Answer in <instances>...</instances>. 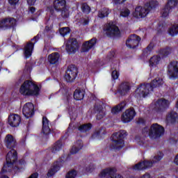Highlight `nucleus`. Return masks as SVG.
<instances>
[{
  "mask_svg": "<svg viewBox=\"0 0 178 178\" xmlns=\"http://www.w3.org/2000/svg\"><path fill=\"white\" fill-rule=\"evenodd\" d=\"M163 84V80L161 78H156L150 83H141L135 91L136 97L145 98L148 97L151 91H154V88L161 87Z\"/></svg>",
  "mask_w": 178,
  "mask_h": 178,
  "instance_id": "1",
  "label": "nucleus"
},
{
  "mask_svg": "<svg viewBox=\"0 0 178 178\" xmlns=\"http://www.w3.org/2000/svg\"><path fill=\"white\" fill-rule=\"evenodd\" d=\"M40 91L41 89L38 85L30 80L25 81L19 88L20 94L28 97H38Z\"/></svg>",
  "mask_w": 178,
  "mask_h": 178,
  "instance_id": "2",
  "label": "nucleus"
},
{
  "mask_svg": "<svg viewBox=\"0 0 178 178\" xmlns=\"http://www.w3.org/2000/svg\"><path fill=\"white\" fill-rule=\"evenodd\" d=\"M159 3L158 1L150 0L149 2L145 4V7L138 6L135 8V11L133 13L134 17L136 19H143L152 10L158 6Z\"/></svg>",
  "mask_w": 178,
  "mask_h": 178,
  "instance_id": "3",
  "label": "nucleus"
},
{
  "mask_svg": "<svg viewBox=\"0 0 178 178\" xmlns=\"http://www.w3.org/2000/svg\"><path fill=\"white\" fill-rule=\"evenodd\" d=\"M16 152L13 154L12 152L7 154L6 157V163H4L1 171L0 172V178H9V177L3 175L4 173L12 172L13 165L17 162V156Z\"/></svg>",
  "mask_w": 178,
  "mask_h": 178,
  "instance_id": "4",
  "label": "nucleus"
},
{
  "mask_svg": "<svg viewBox=\"0 0 178 178\" xmlns=\"http://www.w3.org/2000/svg\"><path fill=\"white\" fill-rule=\"evenodd\" d=\"M127 137V132L124 130H120L112 134L111 140L113 142L112 148L117 151H120L124 147V138Z\"/></svg>",
  "mask_w": 178,
  "mask_h": 178,
  "instance_id": "5",
  "label": "nucleus"
},
{
  "mask_svg": "<svg viewBox=\"0 0 178 178\" xmlns=\"http://www.w3.org/2000/svg\"><path fill=\"white\" fill-rule=\"evenodd\" d=\"M162 158H163V153L162 152H159L156 156H154V161H149L147 160H145L143 161H140L136 164H135L132 169L133 170H147V169H149V168H152V165L156 162H159V161L162 160Z\"/></svg>",
  "mask_w": 178,
  "mask_h": 178,
  "instance_id": "6",
  "label": "nucleus"
},
{
  "mask_svg": "<svg viewBox=\"0 0 178 178\" xmlns=\"http://www.w3.org/2000/svg\"><path fill=\"white\" fill-rule=\"evenodd\" d=\"M40 40V35H37L33 38L30 42H28L24 47V55L25 59H29L33 55V51H34V46Z\"/></svg>",
  "mask_w": 178,
  "mask_h": 178,
  "instance_id": "7",
  "label": "nucleus"
},
{
  "mask_svg": "<svg viewBox=\"0 0 178 178\" xmlns=\"http://www.w3.org/2000/svg\"><path fill=\"white\" fill-rule=\"evenodd\" d=\"M4 145L8 148V149H11V151L8 152H11L12 155L16 152L17 155V152L15 150V148L17 147V141L16 138L13 137L12 134H7L4 138Z\"/></svg>",
  "mask_w": 178,
  "mask_h": 178,
  "instance_id": "8",
  "label": "nucleus"
},
{
  "mask_svg": "<svg viewBox=\"0 0 178 178\" xmlns=\"http://www.w3.org/2000/svg\"><path fill=\"white\" fill-rule=\"evenodd\" d=\"M165 134V128L158 123H154L151 125L150 130H149V137L151 138H159L161 136Z\"/></svg>",
  "mask_w": 178,
  "mask_h": 178,
  "instance_id": "9",
  "label": "nucleus"
},
{
  "mask_svg": "<svg viewBox=\"0 0 178 178\" xmlns=\"http://www.w3.org/2000/svg\"><path fill=\"white\" fill-rule=\"evenodd\" d=\"M104 31H105L106 35L109 38H112V37H120V30L113 22L107 24L104 29Z\"/></svg>",
  "mask_w": 178,
  "mask_h": 178,
  "instance_id": "10",
  "label": "nucleus"
},
{
  "mask_svg": "<svg viewBox=\"0 0 178 178\" xmlns=\"http://www.w3.org/2000/svg\"><path fill=\"white\" fill-rule=\"evenodd\" d=\"M65 50L68 55H73L79 49V42L76 38H71L65 42Z\"/></svg>",
  "mask_w": 178,
  "mask_h": 178,
  "instance_id": "11",
  "label": "nucleus"
},
{
  "mask_svg": "<svg viewBox=\"0 0 178 178\" xmlns=\"http://www.w3.org/2000/svg\"><path fill=\"white\" fill-rule=\"evenodd\" d=\"M16 26H17V21L13 17L3 19L0 23V27L4 30H10V29L15 30Z\"/></svg>",
  "mask_w": 178,
  "mask_h": 178,
  "instance_id": "12",
  "label": "nucleus"
},
{
  "mask_svg": "<svg viewBox=\"0 0 178 178\" xmlns=\"http://www.w3.org/2000/svg\"><path fill=\"white\" fill-rule=\"evenodd\" d=\"M77 68L74 67V65H70L67 67V70L65 74V79L67 83H73L74 80H76V77H77Z\"/></svg>",
  "mask_w": 178,
  "mask_h": 178,
  "instance_id": "13",
  "label": "nucleus"
},
{
  "mask_svg": "<svg viewBox=\"0 0 178 178\" xmlns=\"http://www.w3.org/2000/svg\"><path fill=\"white\" fill-rule=\"evenodd\" d=\"M22 113L26 119H30V118H33L35 113V110L34 107V104L31 102H28L25 104L22 108Z\"/></svg>",
  "mask_w": 178,
  "mask_h": 178,
  "instance_id": "14",
  "label": "nucleus"
},
{
  "mask_svg": "<svg viewBox=\"0 0 178 178\" xmlns=\"http://www.w3.org/2000/svg\"><path fill=\"white\" fill-rule=\"evenodd\" d=\"M136 115H137V113H136L134 108H128L122 113L121 120L123 123H129L131 120L136 118Z\"/></svg>",
  "mask_w": 178,
  "mask_h": 178,
  "instance_id": "15",
  "label": "nucleus"
},
{
  "mask_svg": "<svg viewBox=\"0 0 178 178\" xmlns=\"http://www.w3.org/2000/svg\"><path fill=\"white\" fill-rule=\"evenodd\" d=\"M140 41H141V38L140 36L135 34L131 35L128 40L126 41V45L128 48L134 49L138 47Z\"/></svg>",
  "mask_w": 178,
  "mask_h": 178,
  "instance_id": "16",
  "label": "nucleus"
},
{
  "mask_svg": "<svg viewBox=\"0 0 178 178\" xmlns=\"http://www.w3.org/2000/svg\"><path fill=\"white\" fill-rule=\"evenodd\" d=\"M116 169L112 168H107L102 170L99 175V177H106V178H123L120 175H115Z\"/></svg>",
  "mask_w": 178,
  "mask_h": 178,
  "instance_id": "17",
  "label": "nucleus"
},
{
  "mask_svg": "<svg viewBox=\"0 0 178 178\" xmlns=\"http://www.w3.org/2000/svg\"><path fill=\"white\" fill-rule=\"evenodd\" d=\"M63 162L65 161L62 159V157L58 159V161L54 163L53 166L50 168L47 172L48 177H52L55 175V173L59 172L62 166H63Z\"/></svg>",
  "mask_w": 178,
  "mask_h": 178,
  "instance_id": "18",
  "label": "nucleus"
},
{
  "mask_svg": "<svg viewBox=\"0 0 178 178\" xmlns=\"http://www.w3.org/2000/svg\"><path fill=\"white\" fill-rule=\"evenodd\" d=\"M178 0H170L168 1L164 8L161 10L162 17H168L169 16V13H170V10L173 9V8H176L177 6Z\"/></svg>",
  "mask_w": 178,
  "mask_h": 178,
  "instance_id": "19",
  "label": "nucleus"
},
{
  "mask_svg": "<svg viewBox=\"0 0 178 178\" xmlns=\"http://www.w3.org/2000/svg\"><path fill=\"white\" fill-rule=\"evenodd\" d=\"M22 122V117L19 114H10L8 118V123L10 127H19Z\"/></svg>",
  "mask_w": 178,
  "mask_h": 178,
  "instance_id": "20",
  "label": "nucleus"
},
{
  "mask_svg": "<svg viewBox=\"0 0 178 178\" xmlns=\"http://www.w3.org/2000/svg\"><path fill=\"white\" fill-rule=\"evenodd\" d=\"M170 79H178V62L172 61L168 65Z\"/></svg>",
  "mask_w": 178,
  "mask_h": 178,
  "instance_id": "21",
  "label": "nucleus"
},
{
  "mask_svg": "<svg viewBox=\"0 0 178 178\" xmlns=\"http://www.w3.org/2000/svg\"><path fill=\"white\" fill-rule=\"evenodd\" d=\"M94 111L95 113H97L96 116L97 120H101V119H104L105 116H106V111L102 104L99 103H96L94 106Z\"/></svg>",
  "mask_w": 178,
  "mask_h": 178,
  "instance_id": "22",
  "label": "nucleus"
},
{
  "mask_svg": "<svg viewBox=\"0 0 178 178\" xmlns=\"http://www.w3.org/2000/svg\"><path fill=\"white\" fill-rule=\"evenodd\" d=\"M97 44V38H92L89 41L85 42L82 44V47L81 49V52H88L90 49H92L94 47H95V44Z\"/></svg>",
  "mask_w": 178,
  "mask_h": 178,
  "instance_id": "23",
  "label": "nucleus"
},
{
  "mask_svg": "<svg viewBox=\"0 0 178 178\" xmlns=\"http://www.w3.org/2000/svg\"><path fill=\"white\" fill-rule=\"evenodd\" d=\"M130 90H131V86H130V83L124 81L120 85L118 89V92L122 97H124L126 94H127L128 92H130Z\"/></svg>",
  "mask_w": 178,
  "mask_h": 178,
  "instance_id": "24",
  "label": "nucleus"
},
{
  "mask_svg": "<svg viewBox=\"0 0 178 178\" xmlns=\"http://www.w3.org/2000/svg\"><path fill=\"white\" fill-rule=\"evenodd\" d=\"M156 104L158 108L156 112L161 113V112H165L168 108H169V100L165 99H159L156 101Z\"/></svg>",
  "mask_w": 178,
  "mask_h": 178,
  "instance_id": "25",
  "label": "nucleus"
},
{
  "mask_svg": "<svg viewBox=\"0 0 178 178\" xmlns=\"http://www.w3.org/2000/svg\"><path fill=\"white\" fill-rule=\"evenodd\" d=\"M42 133L44 136H49V133H51V128H49V120L45 116L42 117Z\"/></svg>",
  "mask_w": 178,
  "mask_h": 178,
  "instance_id": "26",
  "label": "nucleus"
},
{
  "mask_svg": "<svg viewBox=\"0 0 178 178\" xmlns=\"http://www.w3.org/2000/svg\"><path fill=\"white\" fill-rule=\"evenodd\" d=\"M178 118V114L175 111H171L168 112V115H166L165 120L168 123H170L173 124V123H176V121Z\"/></svg>",
  "mask_w": 178,
  "mask_h": 178,
  "instance_id": "27",
  "label": "nucleus"
},
{
  "mask_svg": "<svg viewBox=\"0 0 178 178\" xmlns=\"http://www.w3.org/2000/svg\"><path fill=\"white\" fill-rule=\"evenodd\" d=\"M53 6L56 12H60L62 9L66 8V0H54Z\"/></svg>",
  "mask_w": 178,
  "mask_h": 178,
  "instance_id": "28",
  "label": "nucleus"
},
{
  "mask_svg": "<svg viewBox=\"0 0 178 178\" xmlns=\"http://www.w3.org/2000/svg\"><path fill=\"white\" fill-rule=\"evenodd\" d=\"M59 58H60V54L58 52H54L48 56L47 60L50 65H56L59 62Z\"/></svg>",
  "mask_w": 178,
  "mask_h": 178,
  "instance_id": "29",
  "label": "nucleus"
},
{
  "mask_svg": "<svg viewBox=\"0 0 178 178\" xmlns=\"http://www.w3.org/2000/svg\"><path fill=\"white\" fill-rule=\"evenodd\" d=\"M63 138H60L51 146V151L52 154H58L62 149V147H63Z\"/></svg>",
  "mask_w": 178,
  "mask_h": 178,
  "instance_id": "30",
  "label": "nucleus"
},
{
  "mask_svg": "<svg viewBox=\"0 0 178 178\" xmlns=\"http://www.w3.org/2000/svg\"><path fill=\"white\" fill-rule=\"evenodd\" d=\"M162 58L159 55L153 56L149 60L150 67H156L157 65H159Z\"/></svg>",
  "mask_w": 178,
  "mask_h": 178,
  "instance_id": "31",
  "label": "nucleus"
},
{
  "mask_svg": "<svg viewBox=\"0 0 178 178\" xmlns=\"http://www.w3.org/2000/svg\"><path fill=\"white\" fill-rule=\"evenodd\" d=\"M91 129H92V124L87 123L79 126L78 130L81 131V133H87V131H90Z\"/></svg>",
  "mask_w": 178,
  "mask_h": 178,
  "instance_id": "32",
  "label": "nucleus"
},
{
  "mask_svg": "<svg viewBox=\"0 0 178 178\" xmlns=\"http://www.w3.org/2000/svg\"><path fill=\"white\" fill-rule=\"evenodd\" d=\"M85 92L83 90H75L74 92V98L76 101H81V99H84Z\"/></svg>",
  "mask_w": 178,
  "mask_h": 178,
  "instance_id": "33",
  "label": "nucleus"
},
{
  "mask_svg": "<svg viewBox=\"0 0 178 178\" xmlns=\"http://www.w3.org/2000/svg\"><path fill=\"white\" fill-rule=\"evenodd\" d=\"M76 144L79 147L73 146L71 149L70 153L72 154H77L79 149L83 148V140H76Z\"/></svg>",
  "mask_w": 178,
  "mask_h": 178,
  "instance_id": "34",
  "label": "nucleus"
},
{
  "mask_svg": "<svg viewBox=\"0 0 178 178\" xmlns=\"http://www.w3.org/2000/svg\"><path fill=\"white\" fill-rule=\"evenodd\" d=\"M172 49H170V47L161 49L159 51V56H161V58H166V56L170 55Z\"/></svg>",
  "mask_w": 178,
  "mask_h": 178,
  "instance_id": "35",
  "label": "nucleus"
},
{
  "mask_svg": "<svg viewBox=\"0 0 178 178\" xmlns=\"http://www.w3.org/2000/svg\"><path fill=\"white\" fill-rule=\"evenodd\" d=\"M105 134H106V131H104V128H99L93 134L92 137H96V138H103Z\"/></svg>",
  "mask_w": 178,
  "mask_h": 178,
  "instance_id": "36",
  "label": "nucleus"
},
{
  "mask_svg": "<svg viewBox=\"0 0 178 178\" xmlns=\"http://www.w3.org/2000/svg\"><path fill=\"white\" fill-rule=\"evenodd\" d=\"M110 13L111 12L109 11V8H104L102 9L101 11H99L98 17H99L100 19L108 17Z\"/></svg>",
  "mask_w": 178,
  "mask_h": 178,
  "instance_id": "37",
  "label": "nucleus"
},
{
  "mask_svg": "<svg viewBox=\"0 0 178 178\" xmlns=\"http://www.w3.org/2000/svg\"><path fill=\"white\" fill-rule=\"evenodd\" d=\"M168 34L171 35V37H175V35H177L178 34V24L172 25L168 29Z\"/></svg>",
  "mask_w": 178,
  "mask_h": 178,
  "instance_id": "38",
  "label": "nucleus"
},
{
  "mask_svg": "<svg viewBox=\"0 0 178 178\" xmlns=\"http://www.w3.org/2000/svg\"><path fill=\"white\" fill-rule=\"evenodd\" d=\"M123 109H124V106H123L122 104H119L118 106H114L111 109V113H113V115H116V114L119 113V112H122V111H123Z\"/></svg>",
  "mask_w": 178,
  "mask_h": 178,
  "instance_id": "39",
  "label": "nucleus"
},
{
  "mask_svg": "<svg viewBox=\"0 0 178 178\" xmlns=\"http://www.w3.org/2000/svg\"><path fill=\"white\" fill-rule=\"evenodd\" d=\"M152 49H154V46L150 43L145 49H143V54L145 56H148V55H150L152 52Z\"/></svg>",
  "mask_w": 178,
  "mask_h": 178,
  "instance_id": "40",
  "label": "nucleus"
},
{
  "mask_svg": "<svg viewBox=\"0 0 178 178\" xmlns=\"http://www.w3.org/2000/svg\"><path fill=\"white\" fill-rule=\"evenodd\" d=\"M70 27H63L60 29L59 33L62 37H65V35H67V34H70Z\"/></svg>",
  "mask_w": 178,
  "mask_h": 178,
  "instance_id": "41",
  "label": "nucleus"
},
{
  "mask_svg": "<svg viewBox=\"0 0 178 178\" xmlns=\"http://www.w3.org/2000/svg\"><path fill=\"white\" fill-rule=\"evenodd\" d=\"M82 12L88 15L91 12V7L87 4V3H83L81 6Z\"/></svg>",
  "mask_w": 178,
  "mask_h": 178,
  "instance_id": "42",
  "label": "nucleus"
},
{
  "mask_svg": "<svg viewBox=\"0 0 178 178\" xmlns=\"http://www.w3.org/2000/svg\"><path fill=\"white\" fill-rule=\"evenodd\" d=\"M60 12H61V16L63 19H67V17H69L70 15L69 9H67L66 6L64 8H63Z\"/></svg>",
  "mask_w": 178,
  "mask_h": 178,
  "instance_id": "43",
  "label": "nucleus"
},
{
  "mask_svg": "<svg viewBox=\"0 0 178 178\" xmlns=\"http://www.w3.org/2000/svg\"><path fill=\"white\" fill-rule=\"evenodd\" d=\"M76 176L77 171L76 170H72L66 174L65 178H76Z\"/></svg>",
  "mask_w": 178,
  "mask_h": 178,
  "instance_id": "44",
  "label": "nucleus"
},
{
  "mask_svg": "<svg viewBox=\"0 0 178 178\" xmlns=\"http://www.w3.org/2000/svg\"><path fill=\"white\" fill-rule=\"evenodd\" d=\"M111 77L113 80H118L119 79V72H117L116 70H113L111 73Z\"/></svg>",
  "mask_w": 178,
  "mask_h": 178,
  "instance_id": "45",
  "label": "nucleus"
},
{
  "mask_svg": "<svg viewBox=\"0 0 178 178\" xmlns=\"http://www.w3.org/2000/svg\"><path fill=\"white\" fill-rule=\"evenodd\" d=\"M94 169H95V165H94L92 163H90L88 167L86 168V172L89 173H92Z\"/></svg>",
  "mask_w": 178,
  "mask_h": 178,
  "instance_id": "46",
  "label": "nucleus"
},
{
  "mask_svg": "<svg viewBox=\"0 0 178 178\" xmlns=\"http://www.w3.org/2000/svg\"><path fill=\"white\" fill-rule=\"evenodd\" d=\"M130 15V10L126 9L124 11H122L120 13V16L122 17H127Z\"/></svg>",
  "mask_w": 178,
  "mask_h": 178,
  "instance_id": "47",
  "label": "nucleus"
},
{
  "mask_svg": "<svg viewBox=\"0 0 178 178\" xmlns=\"http://www.w3.org/2000/svg\"><path fill=\"white\" fill-rule=\"evenodd\" d=\"M137 124H142V126H145V120L143 118H139L136 122Z\"/></svg>",
  "mask_w": 178,
  "mask_h": 178,
  "instance_id": "48",
  "label": "nucleus"
},
{
  "mask_svg": "<svg viewBox=\"0 0 178 178\" xmlns=\"http://www.w3.org/2000/svg\"><path fill=\"white\" fill-rule=\"evenodd\" d=\"M25 70H26V72L31 73V70H33V66L31 65V64L26 63L25 65Z\"/></svg>",
  "mask_w": 178,
  "mask_h": 178,
  "instance_id": "49",
  "label": "nucleus"
},
{
  "mask_svg": "<svg viewBox=\"0 0 178 178\" xmlns=\"http://www.w3.org/2000/svg\"><path fill=\"white\" fill-rule=\"evenodd\" d=\"M19 0H8V3L11 5V6H16L19 3Z\"/></svg>",
  "mask_w": 178,
  "mask_h": 178,
  "instance_id": "50",
  "label": "nucleus"
},
{
  "mask_svg": "<svg viewBox=\"0 0 178 178\" xmlns=\"http://www.w3.org/2000/svg\"><path fill=\"white\" fill-rule=\"evenodd\" d=\"M36 1L37 0H27V3L29 6H33V5H35Z\"/></svg>",
  "mask_w": 178,
  "mask_h": 178,
  "instance_id": "51",
  "label": "nucleus"
},
{
  "mask_svg": "<svg viewBox=\"0 0 178 178\" xmlns=\"http://www.w3.org/2000/svg\"><path fill=\"white\" fill-rule=\"evenodd\" d=\"M126 0H114L115 3H116V5H122V3H124V1Z\"/></svg>",
  "mask_w": 178,
  "mask_h": 178,
  "instance_id": "52",
  "label": "nucleus"
},
{
  "mask_svg": "<svg viewBox=\"0 0 178 178\" xmlns=\"http://www.w3.org/2000/svg\"><path fill=\"white\" fill-rule=\"evenodd\" d=\"M140 178H151V175L148 172H146L143 175H142Z\"/></svg>",
  "mask_w": 178,
  "mask_h": 178,
  "instance_id": "53",
  "label": "nucleus"
},
{
  "mask_svg": "<svg viewBox=\"0 0 178 178\" xmlns=\"http://www.w3.org/2000/svg\"><path fill=\"white\" fill-rule=\"evenodd\" d=\"M26 163V161L24 159H21L19 160L18 165H20L21 166H23Z\"/></svg>",
  "mask_w": 178,
  "mask_h": 178,
  "instance_id": "54",
  "label": "nucleus"
},
{
  "mask_svg": "<svg viewBox=\"0 0 178 178\" xmlns=\"http://www.w3.org/2000/svg\"><path fill=\"white\" fill-rule=\"evenodd\" d=\"M48 10L50 12L51 15H54L55 13V10H54V7H48Z\"/></svg>",
  "mask_w": 178,
  "mask_h": 178,
  "instance_id": "55",
  "label": "nucleus"
},
{
  "mask_svg": "<svg viewBox=\"0 0 178 178\" xmlns=\"http://www.w3.org/2000/svg\"><path fill=\"white\" fill-rule=\"evenodd\" d=\"M90 23V20L89 19H84L83 22V26H88V24Z\"/></svg>",
  "mask_w": 178,
  "mask_h": 178,
  "instance_id": "56",
  "label": "nucleus"
},
{
  "mask_svg": "<svg viewBox=\"0 0 178 178\" xmlns=\"http://www.w3.org/2000/svg\"><path fill=\"white\" fill-rule=\"evenodd\" d=\"M109 55L111 58H115V55H116V53L115 52V51H110Z\"/></svg>",
  "mask_w": 178,
  "mask_h": 178,
  "instance_id": "57",
  "label": "nucleus"
},
{
  "mask_svg": "<svg viewBox=\"0 0 178 178\" xmlns=\"http://www.w3.org/2000/svg\"><path fill=\"white\" fill-rule=\"evenodd\" d=\"M29 12L31 13L32 14L35 12V7H30L29 8Z\"/></svg>",
  "mask_w": 178,
  "mask_h": 178,
  "instance_id": "58",
  "label": "nucleus"
},
{
  "mask_svg": "<svg viewBox=\"0 0 178 178\" xmlns=\"http://www.w3.org/2000/svg\"><path fill=\"white\" fill-rule=\"evenodd\" d=\"M174 163H176L178 166V154L175 156V159H174Z\"/></svg>",
  "mask_w": 178,
  "mask_h": 178,
  "instance_id": "59",
  "label": "nucleus"
},
{
  "mask_svg": "<svg viewBox=\"0 0 178 178\" xmlns=\"http://www.w3.org/2000/svg\"><path fill=\"white\" fill-rule=\"evenodd\" d=\"M148 128H147V127H145V128H143V133H148Z\"/></svg>",
  "mask_w": 178,
  "mask_h": 178,
  "instance_id": "60",
  "label": "nucleus"
},
{
  "mask_svg": "<svg viewBox=\"0 0 178 178\" xmlns=\"http://www.w3.org/2000/svg\"><path fill=\"white\" fill-rule=\"evenodd\" d=\"M47 158V161H51V159H52V158L51 157V156L49 154H47L46 156Z\"/></svg>",
  "mask_w": 178,
  "mask_h": 178,
  "instance_id": "61",
  "label": "nucleus"
},
{
  "mask_svg": "<svg viewBox=\"0 0 178 178\" xmlns=\"http://www.w3.org/2000/svg\"><path fill=\"white\" fill-rule=\"evenodd\" d=\"M45 30L46 31H49L51 30V28H49V26H46Z\"/></svg>",
  "mask_w": 178,
  "mask_h": 178,
  "instance_id": "62",
  "label": "nucleus"
},
{
  "mask_svg": "<svg viewBox=\"0 0 178 178\" xmlns=\"http://www.w3.org/2000/svg\"><path fill=\"white\" fill-rule=\"evenodd\" d=\"M15 168H16V169H17V170H20V168L19 166H15Z\"/></svg>",
  "mask_w": 178,
  "mask_h": 178,
  "instance_id": "63",
  "label": "nucleus"
},
{
  "mask_svg": "<svg viewBox=\"0 0 178 178\" xmlns=\"http://www.w3.org/2000/svg\"><path fill=\"white\" fill-rule=\"evenodd\" d=\"M6 70L8 71V70H8V68H6Z\"/></svg>",
  "mask_w": 178,
  "mask_h": 178,
  "instance_id": "64",
  "label": "nucleus"
}]
</instances>
